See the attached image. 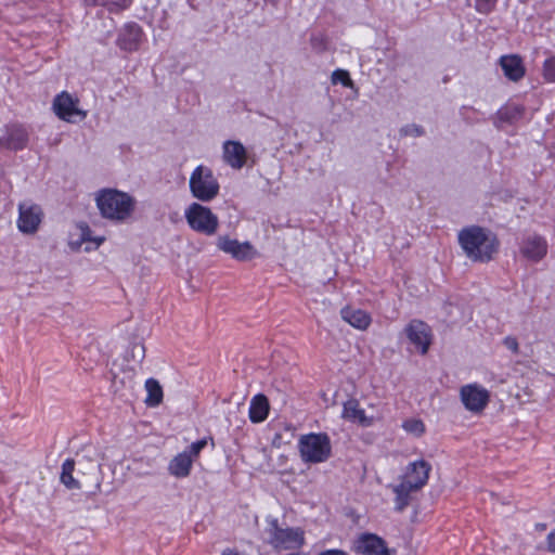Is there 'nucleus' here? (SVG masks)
I'll list each match as a JSON object with an SVG mask.
<instances>
[{"label":"nucleus","instance_id":"f257e3e1","mask_svg":"<svg viewBox=\"0 0 555 555\" xmlns=\"http://www.w3.org/2000/svg\"><path fill=\"white\" fill-rule=\"evenodd\" d=\"M459 243L465 255L475 262H489L500 247L496 235L479 225L462 229L459 233Z\"/></svg>","mask_w":555,"mask_h":555},{"label":"nucleus","instance_id":"f03ea898","mask_svg":"<svg viewBox=\"0 0 555 555\" xmlns=\"http://www.w3.org/2000/svg\"><path fill=\"white\" fill-rule=\"evenodd\" d=\"M95 203L103 218L124 222L134 211L135 199L116 189H103L96 193Z\"/></svg>","mask_w":555,"mask_h":555},{"label":"nucleus","instance_id":"7ed1b4c3","mask_svg":"<svg viewBox=\"0 0 555 555\" xmlns=\"http://www.w3.org/2000/svg\"><path fill=\"white\" fill-rule=\"evenodd\" d=\"M100 460L101 454L91 448L85 449L77 459L79 485L89 494H96L101 491L102 465Z\"/></svg>","mask_w":555,"mask_h":555},{"label":"nucleus","instance_id":"20e7f679","mask_svg":"<svg viewBox=\"0 0 555 555\" xmlns=\"http://www.w3.org/2000/svg\"><path fill=\"white\" fill-rule=\"evenodd\" d=\"M300 457L305 463H322L330 459L332 446L326 434H308L299 439Z\"/></svg>","mask_w":555,"mask_h":555},{"label":"nucleus","instance_id":"39448f33","mask_svg":"<svg viewBox=\"0 0 555 555\" xmlns=\"http://www.w3.org/2000/svg\"><path fill=\"white\" fill-rule=\"evenodd\" d=\"M189 184L192 195L202 202H210L214 199L220 189L212 171L202 165L194 169L190 177Z\"/></svg>","mask_w":555,"mask_h":555},{"label":"nucleus","instance_id":"423d86ee","mask_svg":"<svg viewBox=\"0 0 555 555\" xmlns=\"http://www.w3.org/2000/svg\"><path fill=\"white\" fill-rule=\"evenodd\" d=\"M184 216L189 227L193 231L208 236L216 234L219 220L210 208L199 203H192L185 209Z\"/></svg>","mask_w":555,"mask_h":555},{"label":"nucleus","instance_id":"0eeeda50","mask_svg":"<svg viewBox=\"0 0 555 555\" xmlns=\"http://www.w3.org/2000/svg\"><path fill=\"white\" fill-rule=\"evenodd\" d=\"M43 216V210L38 204L21 203L18 205V230L24 234L36 233L42 222Z\"/></svg>","mask_w":555,"mask_h":555},{"label":"nucleus","instance_id":"6e6552de","mask_svg":"<svg viewBox=\"0 0 555 555\" xmlns=\"http://www.w3.org/2000/svg\"><path fill=\"white\" fill-rule=\"evenodd\" d=\"M217 247L237 261H249L257 255V250L249 242L241 243L228 235L218 236Z\"/></svg>","mask_w":555,"mask_h":555},{"label":"nucleus","instance_id":"1a4fd4ad","mask_svg":"<svg viewBox=\"0 0 555 555\" xmlns=\"http://www.w3.org/2000/svg\"><path fill=\"white\" fill-rule=\"evenodd\" d=\"M351 550L359 555H389L385 540L370 532L359 534Z\"/></svg>","mask_w":555,"mask_h":555},{"label":"nucleus","instance_id":"9d476101","mask_svg":"<svg viewBox=\"0 0 555 555\" xmlns=\"http://www.w3.org/2000/svg\"><path fill=\"white\" fill-rule=\"evenodd\" d=\"M408 339L416 349L426 354L431 344L430 327L423 321L412 320L404 328Z\"/></svg>","mask_w":555,"mask_h":555},{"label":"nucleus","instance_id":"9b49d317","mask_svg":"<svg viewBox=\"0 0 555 555\" xmlns=\"http://www.w3.org/2000/svg\"><path fill=\"white\" fill-rule=\"evenodd\" d=\"M78 99H74L66 91L57 94L53 101V111L55 115L63 120L74 121V116L86 117V113L78 108Z\"/></svg>","mask_w":555,"mask_h":555},{"label":"nucleus","instance_id":"f8f14e48","mask_svg":"<svg viewBox=\"0 0 555 555\" xmlns=\"http://www.w3.org/2000/svg\"><path fill=\"white\" fill-rule=\"evenodd\" d=\"M460 393L464 406L474 413L481 412L489 401V392L476 384L463 386Z\"/></svg>","mask_w":555,"mask_h":555},{"label":"nucleus","instance_id":"ddd939ff","mask_svg":"<svg viewBox=\"0 0 555 555\" xmlns=\"http://www.w3.org/2000/svg\"><path fill=\"white\" fill-rule=\"evenodd\" d=\"M28 142V132L21 125H9L4 133L0 135V147L8 150H23Z\"/></svg>","mask_w":555,"mask_h":555},{"label":"nucleus","instance_id":"4468645a","mask_svg":"<svg viewBox=\"0 0 555 555\" xmlns=\"http://www.w3.org/2000/svg\"><path fill=\"white\" fill-rule=\"evenodd\" d=\"M427 483L426 472L423 470L422 479L416 482L412 480H404L392 488L396 499V511L402 512L410 503V492L422 489Z\"/></svg>","mask_w":555,"mask_h":555},{"label":"nucleus","instance_id":"2eb2a0df","mask_svg":"<svg viewBox=\"0 0 555 555\" xmlns=\"http://www.w3.org/2000/svg\"><path fill=\"white\" fill-rule=\"evenodd\" d=\"M247 152L238 141H225L223 143V159L234 169H241L246 164Z\"/></svg>","mask_w":555,"mask_h":555},{"label":"nucleus","instance_id":"dca6fc26","mask_svg":"<svg viewBox=\"0 0 555 555\" xmlns=\"http://www.w3.org/2000/svg\"><path fill=\"white\" fill-rule=\"evenodd\" d=\"M142 29L135 23H129L120 30L117 43L125 51H134L142 40Z\"/></svg>","mask_w":555,"mask_h":555},{"label":"nucleus","instance_id":"f3484780","mask_svg":"<svg viewBox=\"0 0 555 555\" xmlns=\"http://www.w3.org/2000/svg\"><path fill=\"white\" fill-rule=\"evenodd\" d=\"M521 255L532 261L541 260L547 253V244L541 236H531L522 242Z\"/></svg>","mask_w":555,"mask_h":555},{"label":"nucleus","instance_id":"a211bd4d","mask_svg":"<svg viewBox=\"0 0 555 555\" xmlns=\"http://www.w3.org/2000/svg\"><path fill=\"white\" fill-rule=\"evenodd\" d=\"M302 532L299 529L286 528L278 530L275 539H271V543L283 548H292L302 544Z\"/></svg>","mask_w":555,"mask_h":555},{"label":"nucleus","instance_id":"6ab92c4d","mask_svg":"<svg viewBox=\"0 0 555 555\" xmlns=\"http://www.w3.org/2000/svg\"><path fill=\"white\" fill-rule=\"evenodd\" d=\"M269 411V400L263 393H258L253 397L248 410V415L251 423L257 424L263 422L268 417Z\"/></svg>","mask_w":555,"mask_h":555},{"label":"nucleus","instance_id":"aec40b11","mask_svg":"<svg viewBox=\"0 0 555 555\" xmlns=\"http://www.w3.org/2000/svg\"><path fill=\"white\" fill-rule=\"evenodd\" d=\"M343 416L362 426H371L373 424V417L365 415L364 410L360 409L359 402L356 399H350L344 404Z\"/></svg>","mask_w":555,"mask_h":555},{"label":"nucleus","instance_id":"412c9836","mask_svg":"<svg viewBox=\"0 0 555 555\" xmlns=\"http://www.w3.org/2000/svg\"><path fill=\"white\" fill-rule=\"evenodd\" d=\"M193 461L190 454L181 452L177 454L168 465L169 473L177 478H184L190 475Z\"/></svg>","mask_w":555,"mask_h":555},{"label":"nucleus","instance_id":"4be33fe9","mask_svg":"<svg viewBox=\"0 0 555 555\" xmlns=\"http://www.w3.org/2000/svg\"><path fill=\"white\" fill-rule=\"evenodd\" d=\"M343 319L359 330H365L371 323V317L363 310L345 308L341 310Z\"/></svg>","mask_w":555,"mask_h":555},{"label":"nucleus","instance_id":"5701e85b","mask_svg":"<svg viewBox=\"0 0 555 555\" xmlns=\"http://www.w3.org/2000/svg\"><path fill=\"white\" fill-rule=\"evenodd\" d=\"M524 112L522 105L508 103L498 111L496 118L501 122L514 124L522 118Z\"/></svg>","mask_w":555,"mask_h":555},{"label":"nucleus","instance_id":"b1692460","mask_svg":"<svg viewBox=\"0 0 555 555\" xmlns=\"http://www.w3.org/2000/svg\"><path fill=\"white\" fill-rule=\"evenodd\" d=\"M76 461L72 459H67L62 465L61 473V482L67 489H81V485H79V476L75 478L73 473L75 470Z\"/></svg>","mask_w":555,"mask_h":555},{"label":"nucleus","instance_id":"393cba45","mask_svg":"<svg viewBox=\"0 0 555 555\" xmlns=\"http://www.w3.org/2000/svg\"><path fill=\"white\" fill-rule=\"evenodd\" d=\"M145 389L147 391V397L145 399V403L147 406H157L163 401V388L160 384L154 379L149 378L145 382Z\"/></svg>","mask_w":555,"mask_h":555},{"label":"nucleus","instance_id":"a878e982","mask_svg":"<svg viewBox=\"0 0 555 555\" xmlns=\"http://www.w3.org/2000/svg\"><path fill=\"white\" fill-rule=\"evenodd\" d=\"M423 470L426 472L428 478L429 472L431 470V465L425 460H420L410 463L406 467V480H412V482H416L417 480L422 479Z\"/></svg>","mask_w":555,"mask_h":555},{"label":"nucleus","instance_id":"bb28decb","mask_svg":"<svg viewBox=\"0 0 555 555\" xmlns=\"http://www.w3.org/2000/svg\"><path fill=\"white\" fill-rule=\"evenodd\" d=\"M502 69H525L522 59L518 54L502 55L499 60Z\"/></svg>","mask_w":555,"mask_h":555},{"label":"nucleus","instance_id":"cd10ccee","mask_svg":"<svg viewBox=\"0 0 555 555\" xmlns=\"http://www.w3.org/2000/svg\"><path fill=\"white\" fill-rule=\"evenodd\" d=\"M145 357V347L142 343H133L127 351V360L142 362Z\"/></svg>","mask_w":555,"mask_h":555},{"label":"nucleus","instance_id":"c85d7f7f","mask_svg":"<svg viewBox=\"0 0 555 555\" xmlns=\"http://www.w3.org/2000/svg\"><path fill=\"white\" fill-rule=\"evenodd\" d=\"M403 428L417 437L425 433V425L421 420H408L403 423Z\"/></svg>","mask_w":555,"mask_h":555},{"label":"nucleus","instance_id":"c756f323","mask_svg":"<svg viewBox=\"0 0 555 555\" xmlns=\"http://www.w3.org/2000/svg\"><path fill=\"white\" fill-rule=\"evenodd\" d=\"M350 72H332L331 80L333 85L341 83L345 87L353 88V82L349 75Z\"/></svg>","mask_w":555,"mask_h":555},{"label":"nucleus","instance_id":"7c9ffc66","mask_svg":"<svg viewBox=\"0 0 555 555\" xmlns=\"http://www.w3.org/2000/svg\"><path fill=\"white\" fill-rule=\"evenodd\" d=\"M132 4V0H104L105 5L111 12H119L128 9Z\"/></svg>","mask_w":555,"mask_h":555},{"label":"nucleus","instance_id":"2f4dec72","mask_svg":"<svg viewBox=\"0 0 555 555\" xmlns=\"http://www.w3.org/2000/svg\"><path fill=\"white\" fill-rule=\"evenodd\" d=\"M311 46L317 51H323V50L327 49L328 39L322 33L314 34L311 37Z\"/></svg>","mask_w":555,"mask_h":555},{"label":"nucleus","instance_id":"473e14b6","mask_svg":"<svg viewBox=\"0 0 555 555\" xmlns=\"http://www.w3.org/2000/svg\"><path fill=\"white\" fill-rule=\"evenodd\" d=\"M207 446V439L206 438H203V439H199L195 442H193L188 450L183 451L184 453L186 454H190L191 455V459L192 461H194V459H196L201 451Z\"/></svg>","mask_w":555,"mask_h":555},{"label":"nucleus","instance_id":"72a5a7b5","mask_svg":"<svg viewBox=\"0 0 555 555\" xmlns=\"http://www.w3.org/2000/svg\"><path fill=\"white\" fill-rule=\"evenodd\" d=\"M496 4V0H476L475 9L481 14H489Z\"/></svg>","mask_w":555,"mask_h":555},{"label":"nucleus","instance_id":"f704fd0d","mask_svg":"<svg viewBox=\"0 0 555 555\" xmlns=\"http://www.w3.org/2000/svg\"><path fill=\"white\" fill-rule=\"evenodd\" d=\"M400 133H401V135H404V137H408V135L421 137L424 134V129L418 125L411 124V125H405L404 127H402L400 129Z\"/></svg>","mask_w":555,"mask_h":555},{"label":"nucleus","instance_id":"c9c22d12","mask_svg":"<svg viewBox=\"0 0 555 555\" xmlns=\"http://www.w3.org/2000/svg\"><path fill=\"white\" fill-rule=\"evenodd\" d=\"M81 240L86 242H95L96 246H100L104 242V237L92 238L91 230L87 224L81 227Z\"/></svg>","mask_w":555,"mask_h":555},{"label":"nucleus","instance_id":"e433bc0d","mask_svg":"<svg viewBox=\"0 0 555 555\" xmlns=\"http://www.w3.org/2000/svg\"><path fill=\"white\" fill-rule=\"evenodd\" d=\"M503 344L513 353L517 354L519 352V345H518V341H517L516 337H514V336H506L504 338V340H503Z\"/></svg>","mask_w":555,"mask_h":555},{"label":"nucleus","instance_id":"4c0bfd02","mask_svg":"<svg viewBox=\"0 0 555 555\" xmlns=\"http://www.w3.org/2000/svg\"><path fill=\"white\" fill-rule=\"evenodd\" d=\"M235 409H236V412H235V413H240V414H242V416H244V413H245V406H244V403H243V402H237V404H236ZM231 416H232V412H229V414H228V421H229V423H230V424H235V425H237V426H238V423H245L244 417H241L240 420H236L235 422H233V420H232V417H231Z\"/></svg>","mask_w":555,"mask_h":555},{"label":"nucleus","instance_id":"58836bf2","mask_svg":"<svg viewBox=\"0 0 555 555\" xmlns=\"http://www.w3.org/2000/svg\"><path fill=\"white\" fill-rule=\"evenodd\" d=\"M546 550L555 554V528L546 537Z\"/></svg>","mask_w":555,"mask_h":555},{"label":"nucleus","instance_id":"ea45409f","mask_svg":"<svg viewBox=\"0 0 555 555\" xmlns=\"http://www.w3.org/2000/svg\"><path fill=\"white\" fill-rule=\"evenodd\" d=\"M269 525H270L269 532L271 534V539H275V537L278 535V530H282V528L279 527V521L276 518H270Z\"/></svg>","mask_w":555,"mask_h":555},{"label":"nucleus","instance_id":"a19ab883","mask_svg":"<svg viewBox=\"0 0 555 555\" xmlns=\"http://www.w3.org/2000/svg\"><path fill=\"white\" fill-rule=\"evenodd\" d=\"M525 73L526 72H504V75L507 77L508 80L517 82L524 78Z\"/></svg>","mask_w":555,"mask_h":555},{"label":"nucleus","instance_id":"79ce46f5","mask_svg":"<svg viewBox=\"0 0 555 555\" xmlns=\"http://www.w3.org/2000/svg\"><path fill=\"white\" fill-rule=\"evenodd\" d=\"M544 69H555V55L547 57L544 61Z\"/></svg>","mask_w":555,"mask_h":555},{"label":"nucleus","instance_id":"37998d69","mask_svg":"<svg viewBox=\"0 0 555 555\" xmlns=\"http://www.w3.org/2000/svg\"><path fill=\"white\" fill-rule=\"evenodd\" d=\"M318 555H348V554L341 550H326V551L319 553Z\"/></svg>","mask_w":555,"mask_h":555},{"label":"nucleus","instance_id":"c03bdc74","mask_svg":"<svg viewBox=\"0 0 555 555\" xmlns=\"http://www.w3.org/2000/svg\"><path fill=\"white\" fill-rule=\"evenodd\" d=\"M544 77L548 81H555V72H543Z\"/></svg>","mask_w":555,"mask_h":555},{"label":"nucleus","instance_id":"a18cd8bd","mask_svg":"<svg viewBox=\"0 0 555 555\" xmlns=\"http://www.w3.org/2000/svg\"><path fill=\"white\" fill-rule=\"evenodd\" d=\"M104 0H85V3L87 5H96V4H103Z\"/></svg>","mask_w":555,"mask_h":555},{"label":"nucleus","instance_id":"49530a36","mask_svg":"<svg viewBox=\"0 0 555 555\" xmlns=\"http://www.w3.org/2000/svg\"><path fill=\"white\" fill-rule=\"evenodd\" d=\"M535 529L538 531H544L546 529V524L539 522V524L535 525Z\"/></svg>","mask_w":555,"mask_h":555},{"label":"nucleus","instance_id":"de8ad7c7","mask_svg":"<svg viewBox=\"0 0 555 555\" xmlns=\"http://www.w3.org/2000/svg\"><path fill=\"white\" fill-rule=\"evenodd\" d=\"M221 555H238V554L236 552L228 548V550L223 551Z\"/></svg>","mask_w":555,"mask_h":555}]
</instances>
